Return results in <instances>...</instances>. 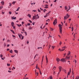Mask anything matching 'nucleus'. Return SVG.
Returning <instances> with one entry per match:
<instances>
[{"label": "nucleus", "mask_w": 79, "mask_h": 79, "mask_svg": "<svg viewBox=\"0 0 79 79\" xmlns=\"http://www.w3.org/2000/svg\"><path fill=\"white\" fill-rule=\"evenodd\" d=\"M36 69H37L38 68V67H37V64L36 66Z\"/></svg>", "instance_id": "50"}, {"label": "nucleus", "mask_w": 79, "mask_h": 79, "mask_svg": "<svg viewBox=\"0 0 79 79\" xmlns=\"http://www.w3.org/2000/svg\"><path fill=\"white\" fill-rule=\"evenodd\" d=\"M22 31H23V32H24V28H23L22 29Z\"/></svg>", "instance_id": "36"}, {"label": "nucleus", "mask_w": 79, "mask_h": 79, "mask_svg": "<svg viewBox=\"0 0 79 79\" xmlns=\"http://www.w3.org/2000/svg\"><path fill=\"white\" fill-rule=\"evenodd\" d=\"M49 35V37L48 38H49V37H51V38L52 37V36L50 35Z\"/></svg>", "instance_id": "51"}, {"label": "nucleus", "mask_w": 79, "mask_h": 79, "mask_svg": "<svg viewBox=\"0 0 79 79\" xmlns=\"http://www.w3.org/2000/svg\"><path fill=\"white\" fill-rule=\"evenodd\" d=\"M10 53H13V51L12 50H11L10 51Z\"/></svg>", "instance_id": "21"}, {"label": "nucleus", "mask_w": 79, "mask_h": 79, "mask_svg": "<svg viewBox=\"0 0 79 79\" xmlns=\"http://www.w3.org/2000/svg\"><path fill=\"white\" fill-rule=\"evenodd\" d=\"M79 79V76H77L76 77L75 79Z\"/></svg>", "instance_id": "24"}, {"label": "nucleus", "mask_w": 79, "mask_h": 79, "mask_svg": "<svg viewBox=\"0 0 79 79\" xmlns=\"http://www.w3.org/2000/svg\"><path fill=\"white\" fill-rule=\"evenodd\" d=\"M75 64H76V63H77V61H76V60H75Z\"/></svg>", "instance_id": "34"}, {"label": "nucleus", "mask_w": 79, "mask_h": 79, "mask_svg": "<svg viewBox=\"0 0 79 79\" xmlns=\"http://www.w3.org/2000/svg\"><path fill=\"white\" fill-rule=\"evenodd\" d=\"M13 29H15V26H13Z\"/></svg>", "instance_id": "56"}, {"label": "nucleus", "mask_w": 79, "mask_h": 79, "mask_svg": "<svg viewBox=\"0 0 79 79\" xmlns=\"http://www.w3.org/2000/svg\"><path fill=\"white\" fill-rule=\"evenodd\" d=\"M68 24H67V23H65V26H67Z\"/></svg>", "instance_id": "58"}, {"label": "nucleus", "mask_w": 79, "mask_h": 79, "mask_svg": "<svg viewBox=\"0 0 79 79\" xmlns=\"http://www.w3.org/2000/svg\"><path fill=\"white\" fill-rule=\"evenodd\" d=\"M60 61H64V62H65L66 61H65V59H62L60 60Z\"/></svg>", "instance_id": "7"}, {"label": "nucleus", "mask_w": 79, "mask_h": 79, "mask_svg": "<svg viewBox=\"0 0 79 79\" xmlns=\"http://www.w3.org/2000/svg\"><path fill=\"white\" fill-rule=\"evenodd\" d=\"M56 23V24L57 23V20H56V19L54 21V22L53 23V24L54 25H55V24Z\"/></svg>", "instance_id": "4"}, {"label": "nucleus", "mask_w": 79, "mask_h": 79, "mask_svg": "<svg viewBox=\"0 0 79 79\" xmlns=\"http://www.w3.org/2000/svg\"><path fill=\"white\" fill-rule=\"evenodd\" d=\"M52 48H53V49H54V48H55V46H52Z\"/></svg>", "instance_id": "28"}, {"label": "nucleus", "mask_w": 79, "mask_h": 79, "mask_svg": "<svg viewBox=\"0 0 79 79\" xmlns=\"http://www.w3.org/2000/svg\"><path fill=\"white\" fill-rule=\"evenodd\" d=\"M24 79H29V78H28V77H26V78H24Z\"/></svg>", "instance_id": "61"}, {"label": "nucleus", "mask_w": 79, "mask_h": 79, "mask_svg": "<svg viewBox=\"0 0 79 79\" xmlns=\"http://www.w3.org/2000/svg\"><path fill=\"white\" fill-rule=\"evenodd\" d=\"M22 39H22V40H23V39H24V36H22Z\"/></svg>", "instance_id": "47"}, {"label": "nucleus", "mask_w": 79, "mask_h": 79, "mask_svg": "<svg viewBox=\"0 0 79 79\" xmlns=\"http://www.w3.org/2000/svg\"><path fill=\"white\" fill-rule=\"evenodd\" d=\"M46 63H48V58L47 57L46 58Z\"/></svg>", "instance_id": "18"}, {"label": "nucleus", "mask_w": 79, "mask_h": 79, "mask_svg": "<svg viewBox=\"0 0 79 79\" xmlns=\"http://www.w3.org/2000/svg\"><path fill=\"white\" fill-rule=\"evenodd\" d=\"M1 3L2 4V5H4L5 3L4 1H2V2H1Z\"/></svg>", "instance_id": "8"}, {"label": "nucleus", "mask_w": 79, "mask_h": 79, "mask_svg": "<svg viewBox=\"0 0 79 79\" xmlns=\"http://www.w3.org/2000/svg\"><path fill=\"white\" fill-rule=\"evenodd\" d=\"M28 16L29 17V18H31V16L30 15V14H29L28 15Z\"/></svg>", "instance_id": "22"}, {"label": "nucleus", "mask_w": 79, "mask_h": 79, "mask_svg": "<svg viewBox=\"0 0 79 79\" xmlns=\"http://www.w3.org/2000/svg\"><path fill=\"white\" fill-rule=\"evenodd\" d=\"M38 12H40V10L38 9Z\"/></svg>", "instance_id": "44"}, {"label": "nucleus", "mask_w": 79, "mask_h": 79, "mask_svg": "<svg viewBox=\"0 0 79 79\" xmlns=\"http://www.w3.org/2000/svg\"><path fill=\"white\" fill-rule=\"evenodd\" d=\"M67 16H65L64 17V20H66V19H67Z\"/></svg>", "instance_id": "12"}, {"label": "nucleus", "mask_w": 79, "mask_h": 79, "mask_svg": "<svg viewBox=\"0 0 79 79\" xmlns=\"http://www.w3.org/2000/svg\"><path fill=\"white\" fill-rule=\"evenodd\" d=\"M9 6H11V3H9Z\"/></svg>", "instance_id": "39"}, {"label": "nucleus", "mask_w": 79, "mask_h": 79, "mask_svg": "<svg viewBox=\"0 0 79 79\" xmlns=\"http://www.w3.org/2000/svg\"><path fill=\"white\" fill-rule=\"evenodd\" d=\"M69 60V59H70V56H68V55H67L66 57L65 58V59L66 60L67 59Z\"/></svg>", "instance_id": "5"}, {"label": "nucleus", "mask_w": 79, "mask_h": 79, "mask_svg": "<svg viewBox=\"0 0 79 79\" xmlns=\"http://www.w3.org/2000/svg\"><path fill=\"white\" fill-rule=\"evenodd\" d=\"M51 13V11H49L48 13L46 14V15H48V16L49 15V13Z\"/></svg>", "instance_id": "16"}, {"label": "nucleus", "mask_w": 79, "mask_h": 79, "mask_svg": "<svg viewBox=\"0 0 79 79\" xmlns=\"http://www.w3.org/2000/svg\"><path fill=\"white\" fill-rule=\"evenodd\" d=\"M11 26L12 27H13L15 25V23L13 22H12L11 23Z\"/></svg>", "instance_id": "9"}, {"label": "nucleus", "mask_w": 79, "mask_h": 79, "mask_svg": "<svg viewBox=\"0 0 79 79\" xmlns=\"http://www.w3.org/2000/svg\"><path fill=\"white\" fill-rule=\"evenodd\" d=\"M36 15H35V16L33 17L32 18L33 20H34V19H37V18L36 17Z\"/></svg>", "instance_id": "3"}, {"label": "nucleus", "mask_w": 79, "mask_h": 79, "mask_svg": "<svg viewBox=\"0 0 79 79\" xmlns=\"http://www.w3.org/2000/svg\"><path fill=\"white\" fill-rule=\"evenodd\" d=\"M24 33H25L26 34V35H27V32H24Z\"/></svg>", "instance_id": "52"}, {"label": "nucleus", "mask_w": 79, "mask_h": 79, "mask_svg": "<svg viewBox=\"0 0 79 79\" xmlns=\"http://www.w3.org/2000/svg\"><path fill=\"white\" fill-rule=\"evenodd\" d=\"M70 73H70V72H69L68 73L67 77H68L69 75H70Z\"/></svg>", "instance_id": "19"}, {"label": "nucleus", "mask_w": 79, "mask_h": 79, "mask_svg": "<svg viewBox=\"0 0 79 79\" xmlns=\"http://www.w3.org/2000/svg\"><path fill=\"white\" fill-rule=\"evenodd\" d=\"M64 72L65 73H66V70H64Z\"/></svg>", "instance_id": "41"}, {"label": "nucleus", "mask_w": 79, "mask_h": 79, "mask_svg": "<svg viewBox=\"0 0 79 79\" xmlns=\"http://www.w3.org/2000/svg\"><path fill=\"white\" fill-rule=\"evenodd\" d=\"M53 74H55V72L54 71V72H53Z\"/></svg>", "instance_id": "63"}, {"label": "nucleus", "mask_w": 79, "mask_h": 79, "mask_svg": "<svg viewBox=\"0 0 79 79\" xmlns=\"http://www.w3.org/2000/svg\"><path fill=\"white\" fill-rule=\"evenodd\" d=\"M56 69V67L55 66H54L53 69H54V70H55Z\"/></svg>", "instance_id": "29"}, {"label": "nucleus", "mask_w": 79, "mask_h": 79, "mask_svg": "<svg viewBox=\"0 0 79 79\" xmlns=\"http://www.w3.org/2000/svg\"><path fill=\"white\" fill-rule=\"evenodd\" d=\"M17 26H18V27H20L19 24H17Z\"/></svg>", "instance_id": "49"}, {"label": "nucleus", "mask_w": 79, "mask_h": 79, "mask_svg": "<svg viewBox=\"0 0 79 79\" xmlns=\"http://www.w3.org/2000/svg\"><path fill=\"white\" fill-rule=\"evenodd\" d=\"M27 25H28V26H30V23H28L27 24Z\"/></svg>", "instance_id": "53"}, {"label": "nucleus", "mask_w": 79, "mask_h": 79, "mask_svg": "<svg viewBox=\"0 0 79 79\" xmlns=\"http://www.w3.org/2000/svg\"><path fill=\"white\" fill-rule=\"evenodd\" d=\"M73 29H74V28H73V27H72V31H73Z\"/></svg>", "instance_id": "45"}, {"label": "nucleus", "mask_w": 79, "mask_h": 79, "mask_svg": "<svg viewBox=\"0 0 79 79\" xmlns=\"http://www.w3.org/2000/svg\"><path fill=\"white\" fill-rule=\"evenodd\" d=\"M32 29V28L31 27H29L28 29L31 30V29Z\"/></svg>", "instance_id": "23"}, {"label": "nucleus", "mask_w": 79, "mask_h": 79, "mask_svg": "<svg viewBox=\"0 0 79 79\" xmlns=\"http://www.w3.org/2000/svg\"><path fill=\"white\" fill-rule=\"evenodd\" d=\"M34 24H35V23H32V25H34Z\"/></svg>", "instance_id": "62"}, {"label": "nucleus", "mask_w": 79, "mask_h": 79, "mask_svg": "<svg viewBox=\"0 0 79 79\" xmlns=\"http://www.w3.org/2000/svg\"><path fill=\"white\" fill-rule=\"evenodd\" d=\"M61 43H62L60 41V43H59L60 45H61Z\"/></svg>", "instance_id": "60"}, {"label": "nucleus", "mask_w": 79, "mask_h": 79, "mask_svg": "<svg viewBox=\"0 0 79 79\" xmlns=\"http://www.w3.org/2000/svg\"><path fill=\"white\" fill-rule=\"evenodd\" d=\"M65 48H67V47H66V46H64V47H62L61 50V49L59 48L58 49V50H59V51H60V52H61V51H64V50H65Z\"/></svg>", "instance_id": "2"}, {"label": "nucleus", "mask_w": 79, "mask_h": 79, "mask_svg": "<svg viewBox=\"0 0 79 79\" xmlns=\"http://www.w3.org/2000/svg\"><path fill=\"white\" fill-rule=\"evenodd\" d=\"M10 31H11V32H13V34H15V31L13 30H10Z\"/></svg>", "instance_id": "15"}, {"label": "nucleus", "mask_w": 79, "mask_h": 79, "mask_svg": "<svg viewBox=\"0 0 79 79\" xmlns=\"http://www.w3.org/2000/svg\"><path fill=\"white\" fill-rule=\"evenodd\" d=\"M50 30L52 31H53V29H52V28H50Z\"/></svg>", "instance_id": "30"}, {"label": "nucleus", "mask_w": 79, "mask_h": 79, "mask_svg": "<svg viewBox=\"0 0 79 79\" xmlns=\"http://www.w3.org/2000/svg\"><path fill=\"white\" fill-rule=\"evenodd\" d=\"M40 9L42 11V10H43V9H42L41 8H40Z\"/></svg>", "instance_id": "59"}, {"label": "nucleus", "mask_w": 79, "mask_h": 79, "mask_svg": "<svg viewBox=\"0 0 79 79\" xmlns=\"http://www.w3.org/2000/svg\"><path fill=\"white\" fill-rule=\"evenodd\" d=\"M8 72H9V73H11V71H10V70H9L8 71Z\"/></svg>", "instance_id": "57"}, {"label": "nucleus", "mask_w": 79, "mask_h": 79, "mask_svg": "<svg viewBox=\"0 0 79 79\" xmlns=\"http://www.w3.org/2000/svg\"><path fill=\"white\" fill-rule=\"evenodd\" d=\"M0 56L1 58H2V57H3V55H2V54L1 55H0Z\"/></svg>", "instance_id": "32"}, {"label": "nucleus", "mask_w": 79, "mask_h": 79, "mask_svg": "<svg viewBox=\"0 0 79 79\" xmlns=\"http://www.w3.org/2000/svg\"><path fill=\"white\" fill-rule=\"evenodd\" d=\"M7 66H10V64H7Z\"/></svg>", "instance_id": "31"}, {"label": "nucleus", "mask_w": 79, "mask_h": 79, "mask_svg": "<svg viewBox=\"0 0 79 79\" xmlns=\"http://www.w3.org/2000/svg\"><path fill=\"white\" fill-rule=\"evenodd\" d=\"M69 9H68V10H70V9H71V7L70 6H69Z\"/></svg>", "instance_id": "35"}, {"label": "nucleus", "mask_w": 79, "mask_h": 79, "mask_svg": "<svg viewBox=\"0 0 79 79\" xmlns=\"http://www.w3.org/2000/svg\"><path fill=\"white\" fill-rule=\"evenodd\" d=\"M47 16H48V15H46L44 16V18H46Z\"/></svg>", "instance_id": "42"}, {"label": "nucleus", "mask_w": 79, "mask_h": 79, "mask_svg": "<svg viewBox=\"0 0 79 79\" xmlns=\"http://www.w3.org/2000/svg\"><path fill=\"white\" fill-rule=\"evenodd\" d=\"M50 79H53V77H52V76H50L49 77Z\"/></svg>", "instance_id": "20"}, {"label": "nucleus", "mask_w": 79, "mask_h": 79, "mask_svg": "<svg viewBox=\"0 0 79 79\" xmlns=\"http://www.w3.org/2000/svg\"><path fill=\"white\" fill-rule=\"evenodd\" d=\"M69 55H71V52L70 51H69L68 53L67 54V55L69 56Z\"/></svg>", "instance_id": "10"}, {"label": "nucleus", "mask_w": 79, "mask_h": 79, "mask_svg": "<svg viewBox=\"0 0 79 79\" xmlns=\"http://www.w3.org/2000/svg\"><path fill=\"white\" fill-rule=\"evenodd\" d=\"M29 21L30 23H32V21H31V20H29Z\"/></svg>", "instance_id": "38"}, {"label": "nucleus", "mask_w": 79, "mask_h": 79, "mask_svg": "<svg viewBox=\"0 0 79 79\" xmlns=\"http://www.w3.org/2000/svg\"><path fill=\"white\" fill-rule=\"evenodd\" d=\"M14 52L16 53H18V50H15Z\"/></svg>", "instance_id": "14"}, {"label": "nucleus", "mask_w": 79, "mask_h": 79, "mask_svg": "<svg viewBox=\"0 0 79 79\" xmlns=\"http://www.w3.org/2000/svg\"><path fill=\"white\" fill-rule=\"evenodd\" d=\"M44 8H48V6H45L44 7Z\"/></svg>", "instance_id": "33"}, {"label": "nucleus", "mask_w": 79, "mask_h": 79, "mask_svg": "<svg viewBox=\"0 0 79 79\" xmlns=\"http://www.w3.org/2000/svg\"><path fill=\"white\" fill-rule=\"evenodd\" d=\"M45 6H48V5L46 4L45 5Z\"/></svg>", "instance_id": "54"}, {"label": "nucleus", "mask_w": 79, "mask_h": 79, "mask_svg": "<svg viewBox=\"0 0 79 79\" xmlns=\"http://www.w3.org/2000/svg\"><path fill=\"white\" fill-rule=\"evenodd\" d=\"M9 14H10V15H11V11H9Z\"/></svg>", "instance_id": "37"}, {"label": "nucleus", "mask_w": 79, "mask_h": 79, "mask_svg": "<svg viewBox=\"0 0 79 79\" xmlns=\"http://www.w3.org/2000/svg\"><path fill=\"white\" fill-rule=\"evenodd\" d=\"M66 16H67V18H68L69 17V15L68 14H66Z\"/></svg>", "instance_id": "17"}, {"label": "nucleus", "mask_w": 79, "mask_h": 79, "mask_svg": "<svg viewBox=\"0 0 79 79\" xmlns=\"http://www.w3.org/2000/svg\"><path fill=\"white\" fill-rule=\"evenodd\" d=\"M42 26H43V24H42V26H41V27H40L41 29H43V28H42Z\"/></svg>", "instance_id": "43"}, {"label": "nucleus", "mask_w": 79, "mask_h": 79, "mask_svg": "<svg viewBox=\"0 0 79 79\" xmlns=\"http://www.w3.org/2000/svg\"><path fill=\"white\" fill-rule=\"evenodd\" d=\"M59 71H61V69H62V67L61 66H59Z\"/></svg>", "instance_id": "11"}, {"label": "nucleus", "mask_w": 79, "mask_h": 79, "mask_svg": "<svg viewBox=\"0 0 79 79\" xmlns=\"http://www.w3.org/2000/svg\"><path fill=\"white\" fill-rule=\"evenodd\" d=\"M40 74H42V73H41V71H40Z\"/></svg>", "instance_id": "46"}, {"label": "nucleus", "mask_w": 79, "mask_h": 79, "mask_svg": "<svg viewBox=\"0 0 79 79\" xmlns=\"http://www.w3.org/2000/svg\"><path fill=\"white\" fill-rule=\"evenodd\" d=\"M65 9L66 10L68 9V7L66 6L65 7Z\"/></svg>", "instance_id": "25"}, {"label": "nucleus", "mask_w": 79, "mask_h": 79, "mask_svg": "<svg viewBox=\"0 0 79 79\" xmlns=\"http://www.w3.org/2000/svg\"><path fill=\"white\" fill-rule=\"evenodd\" d=\"M18 35H19L20 39H21V36L20 35H19V34H18Z\"/></svg>", "instance_id": "27"}, {"label": "nucleus", "mask_w": 79, "mask_h": 79, "mask_svg": "<svg viewBox=\"0 0 79 79\" xmlns=\"http://www.w3.org/2000/svg\"><path fill=\"white\" fill-rule=\"evenodd\" d=\"M59 27L60 29V33H61L62 32V25H61L60 24H59Z\"/></svg>", "instance_id": "1"}, {"label": "nucleus", "mask_w": 79, "mask_h": 79, "mask_svg": "<svg viewBox=\"0 0 79 79\" xmlns=\"http://www.w3.org/2000/svg\"><path fill=\"white\" fill-rule=\"evenodd\" d=\"M4 47H6V44H5V43H4Z\"/></svg>", "instance_id": "55"}, {"label": "nucleus", "mask_w": 79, "mask_h": 79, "mask_svg": "<svg viewBox=\"0 0 79 79\" xmlns=\"http://www.w3.org/2000/svg\"><path fill=\"white\" fill-rule=\"evenodd\" d=\"M56 60L57 61V62H58L60 61V59L58 58H56Z\"/></svg>", "instance_id": "6"}, {"label": "nucleus", "mask_w": 79, "mask_h": 79, "mask_svg": "<svg viewBox=\"0 0 79 79\" xmlns=\"http://www.w3.org/2000/svg\"><path fill=\"white\" fill-rule=\"evenodd\" d=\"M32 11H34V12H35V11H36V10H33Z\"/></svg>", "instance_id": "64"}, {"label": "nucleus", "mask_w": 79, "mask_h": 79, "mask_svg": "<svg viewBox=\"0 0 79 79\" xmlns=\"http://www.w3.org/2000/svg\"><path fill=\"white\" fill-rule=\"evenodd\" d=\"M49 48H48V50H49V49H50V47H51V45H49Z\"/></svg>", "instance_id": "40"}, {"label": "nucleus", "mask_w": 79, "mask_h": 79, "mask_svg": "<svg viewBox=\"0 0 79 79\" xmlns=\"http://www.w3.org/2000/svg\"><path fill=\"white\" fill-rule=\"evenodd\" d=\"M16 17H15L14 18V17H13L11 18L12 19H16Z\"/></svg>", "instance_id": "13"}, {"label": "nucleus", "mask_w": 79, "mask_h": 79, "mask_svg": "<svg viewBox=\"0 0 79 79\" xmlns=\"http://www.w3.org/2000/svg\"><path fill=\"white\" fill-rule=\"evenodd\" d=\"M4 59H5V58L4 57V58H2L1 59L2 60H4Z\"/></svg>", "instance_id": "48"}, {"label": "nucleus", "mask_w": 79, "mask_h": 79, "mask_svg": "<svg viewBox=\"0 0 79 79\" xmlns=\"http://www.w3.org/2000/svg\"><path fill=\"white\" fill-rule=\"evenodd\" d=\"M15 3H16V2L15 1L13 2H12V4H13V5H15Z\"/></svg>", "instance_id": "26"}]
</instances>
